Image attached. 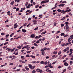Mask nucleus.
<instances>
[{
  "instance_id": "41",
  "label": "nucleus",
  "mask_w": 73,
  "mask_h": 73,
  "mask_svg": "<svg viewBox=\"0 0 73 73\" xmlns=\"http://www.w3.org/2000/svg\"><path fill=\"white\" fill-rule=\"evenodd\" d=\"M61 51H60L58 53V55H60V54H61Z\"/></svg>"
},
{
  "instance_id": "45",
  "label": "nucleus",
  "mask_w": 73,
  "mask_h": 73,
  "mask_svg": "<svg viewBox=\"0 0 73 73\" xmlns=\"http://www.w3.org/2000/svg\"><path fill=\"white\" fill-rule=\"evenodd\" d=\"M40 70V69L39 68H37L36 70V71H38V70L39 71Z\"/></svg>"
},
{
  "instance_id": "58",
  "label": "nucleus",
  "mask_w": 73,
  "mask_h": 73,
  "mask_svg": "<svg viewBox=\"0 0 73 73\" xmlns=\"http://www.w3.org/2000/svg\"><path fill=\"white\" fill-rule=\"evenodd\" d=\"M11 49L10 48H9L8 50V52H9V51H11Z\"/></svg>"
},
{
  "instance_id": "57",
  "label": "nucleus",
  "mask_w": 73,
  "mask_h": 73,
  "mask_svg": "<svg viewBox=\"0 0 73 73\" xmlns=\"http://www.w3.org/2000/svg\"><path fill=\"white\" fill-rule=\"evenodd\" d=\"M73 53V52H71L70 53V54H69V56H70V55L72 54Z\"/></svg>"
},
{
  "instance_id": "32",
  "label": "nucleus",
  "mask_w": 73,
  "mask_h": 73,
  "mask_svg": "<svg viewBox=\"0 0 73 73\" xmlns=\"http://www.w3.org/2000/svg\"><path fill=\"white\" fill-rule=\"evenodd\" d=\"M8 44V42H6L4 44V45H7V44Z\"/></svg>"
},
{
  "instance_id": "51",
  "label": "nucleus",
  "mask_w": 73,
  "mask_h": 73,
  "mask_svg": "<svg viewBox=\"0 0 73 73\" xmlns=\"http://www.w3.org/2000/svg\"><path fill=\"white\" fill-rule=\"evenodd\" d=\"M48 72H49V73H51V71L50 70H49L47 71Z\"/></svg>"
},
{
  "instance_id": "11",
  "label": "nucleus",
  "mask_w": 73,
  "mask_h": 73,
  "mask_svg": "<svg viewBox=\"0 0 73 73\" xmlns=\"http://www.w3.org/2000/svg\"><path fill=\"white\" fill-rule=\"evenodd\" d=\"M19 62H22V63H25V62H23V60H20Z\"/></svg>"
},
{
  "instance_id": "27",
  "label": "nucleus",
  "mask_w": 73,
  "mask_h": 73,
  "mask_svg": "<svg viewBox=\"0 0 73 73\" xmlns=\"http://www.w3.org/2000/svg\"><path fill=\"white\" fill-rule=\"evenodd\" d=\"M56 62H57V61L54 62L52 63V65H54V64H56Z\"/></svg>"
},
{
  "instance_id": "20",
  "label": "nucleus",
  "mask_w": 73,
  "mask_h": 73,
  "mask_svg": "<svg viewBox=\"0 0 73 73\" xmlns=\"http://www.w3.org/2000/svg\"><path fill=\"white\" fill-rule=\"evenodd\" d=\"M14 34H15L14 33L11 34L10 35V37H12V35H13Z\"/></svg>"
},
{
  "instance_id": "4",
  "label": "nucleus",
  "mask_w": 73,
  "mask_h": 73,
  "mask_svg": "<svg viewBox=\"0 0 73 73\" xmlns=\"http://www.w3.org/2000/svg\"><path fill=\"white\" fill-rule=\"evenodd\" d=\"M22 32H23L24 33H25L26 32H27V30L25 29H22Z\"/></svg>"
},
{
  "instance_id": "3",
  "label": "nucleus",
  "mask_w": 73,
  "mask_h": 73,
  "mask_svg": "<svg viewBox=\"0 0 73 73\" xmlns=\"http://www.w3.org/2000/svg\"><path fill=\"white\" fill-rule=\"evenodd\" d=\"M31 37H32V38H34L35 37V34H32L31 36Z\"/></svg>"
},
{
  "instance_id": "60",
  "label": "nucleus",
  "mask_w": 73,
  "mask_h": 73,
  "mask_svg": "<svg viewBox=\"0 0 73 73\" xmlns=\"http://www.w3.org/2000/svg\"><path fill=\"white\" fill-rule=\"evenodd\" d=\"M56 10H54L52 11L53 12H54H54H56Z\"/></svg>"
},
{
  "instance_id": "16",
  "label": "nucleus",
  "mask_w": 73,
  "mask_h": 73,
  "mask_svg": "<svg viewBox=\"0 0 73 73\" xmlns=\"http://www.w3.org/2000/svg\"><path fill=\"white\" fill-rule=\"evenodd\" d=\"M60 36H64V33H61L60 34Z\"/></svg>"
},
{
  "instance_id": "53",
  "label": "nucleus",
  "mask_w": 73,
  "mask_h": 73,
  "mask_svg": "<svg viewBox=\"0 0 73 73\" xmlns=\"http://www.w3.org/2000/svg\"><path fill=\"white\" fill-rule=\"evenodd\" d=\"M68 44H69V43H66V44L65 45V46H66L67 45H68Z\"/></svg>"
},
{
  "instance_id": "17",
  "label": "nucleus",
  "mask_w": 73,
  "mask_h": 73,
  "mask_svg": "<svg viewBox=\"0 0 73 73\" xmlns=\"http://www.w3.org/2000/svg\"><path fill=\"white\" fill-rule=\"evenodd\" d=\"M15 48H13L12 49H11V52H13V51H14V50H15Z\"/></svg>"
},
{
  "instance_id": "52",
  "label": "nucleus",
  "mask_w": 73,
  "mask_h": 73,
  "mask_svg": "<svg viewBox=\"0 0 73 73\" xmlns=\"http://www.w3.org/2000/svg\"><path fill=\"white\" fill-rule=\"evenodd\" d=\"M43 31H44V29H42L40 30V32H42Z\"/></svg>"
},
{
  "instance_id": "50",
  "label": "nucleus",
  "mask_w": 73,
  "mask_h": 73,
  "mask_svg": "<svg viewBox=\"0 0 73 73\" xmlns=\"http://www.w3.org/2000/svg\"><path fill=\"white\" fill-rule=\"evenodd\" d=\"M65 24H66V25H68V24H69V23L68 22H66L65 23Z\"/></svg>"
},
{
  "instance_id": "2",
  "label": "nucleus",
  "mask_w": 73,
  "mask_h": 73,
  "mask_svg": "<svg viewBox=\"0 0 73 73\" xmlns=\"http://www.w3.org/2000/svg\"><path fill=\"white\" fill-rule=\"evenodd\" d=\"M14 28H17V27H18V25H17V23H16L14 25Z\"/></svg>"
},
{
  "instance_id": "48",
  "label": "nucleus",
  "mask_w": 73,
  "mask_h": 73,
  "mask_svg": "<svg viewBox=\"0 0 73 73\" xmlns=\"http://www.w3.org/2000/svg\"><path fill=\"white\" fill-rule=\"evenodd\" d=\"M70 65H72V63H73V61H70Z\"/></svg>"
},
{
  "instance_id": "22",
  "label": "nucleus",
  "mask_w": 73,
  "mask_h": 73,
  "mask_svg": "<svg viewBox=\"0 0 73 73\" xmlns=\"http://www.w3.org/2000/svg\"><path fill=\"white\" fill-rule=\"evenodd\" d=\"M57 11H58L59 12H61V11H62V10H60V9H58L57 10Z\"/></svg>"
},
{
  "instance_id": "35",
  "label": "nucleus",
  "mask_w": 73,
  "mask_h": 73,
  "mask_svg": "<svg viewBox=\"0 0 73 73\" xmlns=\"http://www.w3.org/2000/svg\"><path fill=\"white\" fill-rule=\"evenodd\" d=\"M61 27H64V24H62L61 25Z\"/></svg>"
},
{
  "instance_id": "64",
  "label": "nucleus",
  "mask_w": 73,
  "mask_h": 73,
  "mask_svg": "<svg viewBox=\"0 0 73 73\" xmlns=\"http://www.w3.org/2000/svg\"><path fill=\"white\" fill-rule=\"evenodd\" d=\"M19 54V53H18V52L16 53L15 54V55H18Z\"/></svg>"
},
{
  "instance_id": "63",
  "label": "nucleus",
  "mask_w": 73,
  "mask_h": 73,
  "mask_svg": "<svg viewBox=\"0 0 73 73\" xmlns=\"http://www.w3.org/2000/svg\"><path fill=\"white\" fill-rule=\"evenodd\" d=\"M44 64L46 65H47V62L46 61L45 62V63H44Z\"/></svg>"
},
{
  "instance_id": "61",
  "label": "nucleus",
  "mask_w": 73,
  "mask_h": 73,
  "mask_svg": "<svg viewBox=\"0 0 73 73\" xmlns=\"http://www.w3.org/2000/svg\"><path fill=\"white\" fill-rule=\"evenodd\" d=\"M35 47H34V46H33V47H31V48L32 49H35Z\"/></svg>"
},
{
  "instance_id": "6",
  "label": "nucleus",
  "mask_w": 73,
  "mask_h": 73,
  "mask_svg": "<svg viewBox=\"0 0 73 73\" xmlns=\"http://www.w3.org/2000/svg\"><path fill=\"white\" fill-rule=\"evenodd\" d=\"M42 70H40L39 71H38L37 72L38 73L40 72V73H42Z\"/></svg>"
},
{
  "instance_id": "26",
  "label": "nucleus",
  "mask_w": 73,
  "mask_h": 73,
  "mask_svg": "<svg viewBox=\"0 0 73 73\" xmlns=\"http://www.w3.org/2000/svg\"><path fill=\"white\" fill-rule=\"evenodd\" d=\"M41 53L42 55H44V54H45V52H41Z\"/></svg>"
},
{
  "instance_id": "13",
  "label": "nucleus",
  "mask_w": 73,
  "mask_h": 73,
  "mask_svg": "<svg viewBox=\"0 0 73 73\" xmlns=\"http://www.w3.org/2000/svg\"><path fill=\"white\" fill-rule=\"evenodd\" d=\"M45 63V62H44L43 61H42L40 62V64H44Z\"/></svg>"
},
{
  "instance_id": "46",
  "label": "nucleus",
  "mask_w": 73,
  "mask_h": 73,
  "mask_svg": "<svg viewBox=\"0 0 73 73\" xmlns=\"http://www.w3.org/2000/svg\"><path fill=\"white\" fill-rule=\"evenodd\" d=\"M54 27H56V25H57V23H54Z\"/></svg>"
},
{
  "instance_id": "40",
  "label": "nucleus",
  "mask_w": 73,
  "mask_h": 73,
  "mask_svg": "<svg viewBox=\"0 0 73 73\" xmlns=\"http://www.w3.org/2000/svg\"><path fill=\"white\" fill-rule=\"evenodd\" d=\"M31 24L29 23V24L27 26V27H29V26H30V25H31Z\"/></svg>"
},
{
  "instance_id": "23",
  "label": "nucleus",
  "mask_w": 73,
  "mask_h": 73,
  "mask_svg": "<svg viewBox=\"0 0 73 73\" xmlns=\"http://www.w3.org/2000/svg\"><path fill=\"white\" fill-rule=\"evenodd\" d=\"M68 69H69V70H71V69H72V68H71L70 66H69L68 67Z\"/></svg>"
},
{
  "instance_id": "37",
  "label": "nucleus",
  "mask_w": 73,
  "mask_h": 73,
  "mask_svg": "<svg viewBox=\"0 0 73 73\" xmlns=\"http://www.w3.org/2000/svg\"><path fill=\"white\" fill-rule=\"evenodd\" d=\"M26 57H29V55L27 54L26 56Z\"/></svg>"
},
{
  "instance_id": "39",
  "label": "nucleus",
  "mask_w": 73,
  "mask_h": 73,
  "mask_svg": "<svg viewBox=\"0 0 73 73\" xmlns=\"http://www.w3.org/2000/svg\"><path fill=\"white\" fill-rule=\"evenodd\" d=\"M70 51L71 52H73V49L72 48L70 49Z\"/></svg>"
},
{
  "instance_id": "54",
  "label": "nucleus",
  "mask_w": 73,
  "mask_h": 73,
  "mask_svg": "<svg viewBox=\"0 0 73 73\" xmlns=\"http://www.w3.org/2000/svg\"><path fill=\"white\" fill-rule=\"evenodd\" d=\"M43 49H44V50H46V49H47V48L45 47V48H43Z\"/></svg>"
},
{
  "instance_id": "28",
  "label": "nucleus",
  "mask_w": 73,
  "mask_h": 73,
  "mask_svg": "<svg viewBox=\"0 0 73 73\" xmlns=\"http://www.w3.org/2000/svg\"><path fill=\"white\" fill-rule=\"evenodd\" d=\"M35 38H39V37L38 36H36L35 37Z\"/></svg>"
},
{
  "instance_id": "12",
  "label": "nucleus",
  "mask_w": 73,
  "mask_h": 73,
  "mask_svg": "<svg viewBox=\"0 0 73 73\" xmlns=\"http://www.w3.org/2000/svg\"><path fill=\"white\" fill-rule=\"evenodd\" d=\"M17 48H18L19 49H21V46L19 45L17 46Z\"/></svg>"
},
{
  "instance_id": "34",
  "label": "nucleus",
  "mask_w": 73,
  "mask_h": 73,
  "mask_svg": "<svg viewBox=\"0 0 73 73\" xmlns=\"http://www.w3.org/2000/svg\"><path fill=\"white\" fill-rule=\"evenodd\" d=\"M16 10L17 11H19V8H17L16 9Z\"/></svg>"
},
{
  "instance_id": "47",
  "label": "nucleus",
  "mask_w": 73,
  "mask_h": 73,
  "mask_svg": "<svg viewBox=\"0 0 73 73\" xmlns=\"http://www.w3.org/2000/svg\"><path fill=\"white\" fill-rule=\"evenodd\" d=\"M36 44H38V43H40V41H39V40H37L36 42Z\"/></svg>"
},
{
  "instance_id": "30",
  "label": "nucleus",
  "mask_w": 73,
  "mask_h": 73,
  "mask_svg": "<svg viewBox=\"0 0 73 73\" xmlns=\"http://www.w3.org/2000/svg\"><path fill=\"white\" fill-rule=\"evenodd\" d=\"M26 25H27V23H25V24L23 25V27H25V26H26Z\"/></svg>"
},
{
  "instance_id": "24",
  "label": "nucleus",
  "mask_w": 73,
  "mask_h": 73,
  "mask_svg": "<svg viewBox=\"0 0 73 73\" xmlns=\"http://www.w3.org/2000/svg\"><path fill=\"white\" fill-rule=\"evenodd\" d=\"M26 52H27V53H31V51H26Z\"/></svg>"
},
{
  "instance_id": "59",
  "label": "nucleus",
  "mask_w": 73,
  "mask_h": 73,
  "mask_svg": "<svg viewBox=\"0 0 73 73\" xmlns=\"http://www.w3.org/2000/svg\"><path fill=\"white\" fill-rule=\"evenodd\" d=\"M49 44V42H48L45 44V45H48V44Z\"/></svg>"
},
{
  "instance_id": "42",
  "label": "nucleus",
  "mask_w": 73,
  "mask_h": 73,
  "mask_svg": "<svg viewBox=\"0 0 73 73\" xmlns=\"http://www.w3.org/2000/svg\"><path fill=\"white\" fill-rule=\"evenodd\" d=\"M69 36L68 35H66L64 36V37H67V36Z\"/></svg>"
},
{
  "instance_id": "10",
  "label": "nucleus",
  "mask_w": 73,
  "mask_h": 73,
  "mask_svg": "<svg viewBox=\"0 0 73 73\" xmlns=\"http://www.w3.org/2000/svg\"><path fill=\"white\" fill-rule=\"evenodd\" d=\"M46 33V31H45V32H43L41 33V35H44V34H45Z\"/></svg>"
},
{
  "instance_id": "31",
  "label": "nucleus",
  "mask_w": 73,
  "mask_h": 73,
  "mask_svg": "<svg viewBox=\"0 0 73 73\" xmlns=\"http://www.w3.org/2000/svg\"><path fill=\"white\" fill-rule=\"evenodd\" d=\"M30 12V10H28L26 11V13H28V12Z\"/></svg>"
},
{
  "instance_id": "19",
  "label": "nucleus",
  "mask_w": 73,
  "mask_h": 73,
  "mask_svg": "<svg viewBox=\"0 0 73 73\" xmlns=\"http://www.w3.org/2000/svg\"><path fill=\"white\" fill-rule=\"evenodd\" d=\"M28 2H26V4L25 5L26 7H27V5H28Z\"/></svg>"
},
{
  "instance_id": "29",
  "label": "nucleus",
  "mask_w": 73,
  "mask_h": 73,
  "mask_svg": "<svg viewBox=\"0 0 73 73\" xmlns=\"http://www.w3.org/2000/svg\"><path fill=\"white\" fill-rule=\"evenodd\" d=\"M32 73H36V71L34 70H33L32 72Z\"/></svg>"
},
{
  "instance_id": "1",
  "label": "nucleus",
  "mask_w": 73,
  "mask_h": 73,
  "mask_svg": "<svg viewBox=\"0 0 73 73\" xmlns=\"http://www.w3.org/2000/svg\"><path fill=\"white\" fill-rule=\"evenodd\" d=\"M49 0L43 1L41 2L40 4H44L45 3H46L49 2Z\"/></svg>"
},
{
  "instance_id": "62",
  "label": "nucleus",
  "mask_w": 73,
  "mask_h": 73,
  "mask_svg": "<svg viewBox=\"0 0 73 73\" xmlns=\"http://www.w3.org/2000/svg\"><path fill=\"white\" fill-rule=\"evenodd\" d=\"M31 20V18H29L28 19V21H30V20Z\"/></svg>"
},
{
  "instance_id": "49",
  "label": "nucleus",
  "mask_w": 73,
  "mask_h": 73,
  "mask_svg": "<svg viewBox=\"0 0 73 73\" xmlns=\"http://www.w3.org/2000/svg\"><path fill=\"white\" fill-rule=\"evenodd\" d=\"M38 27H37L36 28H35L34 29L35 31H37V29H38Z\"/></svg>"
},
{
  "instance_id": "14",
  "label": "nucleus",
  "mask_w": 73,
  "mask_h": 73,
  "mask_svg": "<svg viewBox=\"0 0 73 73\" xmlns=\"http://www.w3.org/2000/svg\"><path fill=\"white\" fill-rule=\"evenodd\" d=\"M15 3V2L14 1H13L11 2V5H13V4Z\"/></svg>"
},
{
  "instance_id": "25",
  "label": "nucleus",
  "mask_w": 73,
  "mask_h": 73,
  "mask_svg": "<svg viewBox=\"0 0 73 73\" xmlns=\"http://www.w3.org/2000/svg\"><path fill=\"white\" fill-rule=\"evenodd\" d=\"M31 57H32V58H35V56L33 55H31Z\"/></svg>"
},
{
  "instance_id": "8",
  "label": "nucleus",
  "mask_w": 73,
  "mask_h": 73,
  "mask_svg": "<svg viewBox=\"0 0 73 73\" xmlns=\"http://www.w3.org/2000/svg\"><path fill=\"white\" fill-rule=\"evenodd\" d=\"M57 53V51H55L53 53V54H56Z\"/></svg>"
},
{
  "instance_id": "7",
  "label": "nucleus",
  "mask_w": 73,
  "mask_h": 73,
  "mask_svg": "<svg viewBox=\"0 0 73 73\" xmlns=\"http://www.w3.org/2000/svg\"><path fill=\"white\" fill-rule=\"evenodd\" d=\"M65 27H66V29H68L69 28V26H68V25H66V27H64V28H65Z\"/></svg>"
},
{
  "instance_id": "43",
  "label": "nucleus",
  "mask_w": 73,
  "mask_h": 73,
  "mask_svg": "<svg viewBox=\"0 0 73 73\" xmlns=\"http://www.w3.org/2000/svg\"><path fill=\"white\" fill-rule=\"evenodd\" d=\"M26 69L28 71V70H29V68H26Z\"/></svg>"
},
{
  "instance_id": "55",
  "label": "nucleus",
  "mask_w": 73,
  "mask_h": 73,
  "mask_svg": "<svg viewBox=\"0 0 73 73\" xmlns=\"http://www.w3.org/2000/svg\"><path fill=\"white\" fill-rule=\"evenodd\" d=\"M50 68H53V66H50L49 67Z\"/></svg>"
},
{
  "instance_id": "15",
  "label": "nucleus",
  "mask_w": 73,
  "mask_h": 73,
  "mask_svg": "<svg viewBox=\"0 0 73 73\" xmlns=\"http://www.w3.org/2000/svg\"><path fill=\"white\" fill-rule=\"evenodd\" d=\"M34 45L35 46H38V45L37 44H36V43H34Z\"/></svg>"
},
{
  "instance_id": "36",
  "label": "nucleus",
  "mask_w": 73,
  "mask_h": 73,
  "mask_svg": "<svg viewBox=\"0 0 73 73\" xmlns=\"http://www.w3.org/2000/svg\"><path fill=\"white\" fill-rule=\"evenodd\" d=\"M70 41H71V40H70V38H69L68 39V42H70Z\"/></svg>"
},
{
  "instance_id": "18",
  "label": "nucleus",
  "mask_w": 73,
  "mask_h": 73,
  "mask_svg": "<svg viewBox=\"0 0 73 73\" xmlns=\"http://www.w3.org/2000/svg\"><path fill=\"white\" fill-rule=\"evenodd\" d=\"M24 56H21V58H22V60H24Z\"/></svg>"
},
{
  "instance_id": "5",
  "label": "nucleus",
  "mask_w": 73,
  "mask_h": 73,
  "mask_svg": "<svg viewBox=\"0 0 73 73\" xmlns=\"http://www.w3.org/2000/svg\"><path fill=\"white\" fill-rule=\"evenodd\" d=\"M28 46H29V45H27L26 46H24L22 48V49H24L25 48H28Z\"/></svg>"
},
{
  "instance_id": "56",
  "label": "nucleus",
  "mask_w": 73,
  "mask_h": 73,
  "mask_svg": "<svg viewBox=\"0 0 73 73\" xmlns=\"http://www.w3.org/2000/svg\"><path fill=\"white\" fill-rule=\"evenodd\" d=\"M23 66V65H20L19 66V67H22Z\"/></svg>"
},
{
  "instance_id": "33",
  "label": "nucleus",
  "mask_w": 73,
  "mask_h": 73,
  "mask_svg": "<svg viewBox=\"0 0 73 73\" xmlns=\"http://www.w3.org/2000/svg\"><path fill=\"white\" fill-rule=\"evenodd\" d=\"M29 68H32V65L29 64Z\"/></svg>"
},
{
  "instance_id": "44",
  "label": "nucleus",
  "mask_w": 73,
  "mask_h": 73,
  "mask_svg": "<svg viewBox=\"0 0 73 73\" xmlns=\"http://www.w3.org/2000/svg\"><path fill=\"white\" fill-rule=\"evenodd\" d=\"M33 22H34V23H37V21L36 20H34L33 21Z\"/></svg>"
},
{
  "instance_id": "9",
  "label": "nucleus",
  "mask_w": 73,
  "mask_h": 73,
  "mask_svg": "<svg viewBox=\"0 0 73 73\" xmlns=\"http://www.w3.org/2000/svg\"><path fill=\"white\" fill-rule=\"evenodd\" d=\"M64 65H65V66H68V64L66 62H65L64 63Z\"/></svg>"
},
{
  "instance_id": "38",
  "label": "nucleus",
  "mask_w": 73,
  "mask_h": 73,
  "mask_svg": "<svg viewBox=\"0 0 73 73\" xmlns=\"http://www.w3.org/2000/svg\"><path fill=\"white\" fill-rule=\"evenodd\" d=\"M39 7V5H36L35 6V8H37V7Z\"/></svg>"
},
{
  "instance_id": "21",
  "label": "nucleus",
  "mask_w": 73,
  "mask_h": 73,
  "mask_svg": "<svg viewBox=\"0 0 73 73\" xmlns=\"http://www.w3.org/2000/svg\"><path fill=\"white\" fill-rule=\"evenodd\" d=\"M72 57V58H71L70 60H71L72 61H73V55L71 56V57Z\"/></svg>"
}]
</instances>
